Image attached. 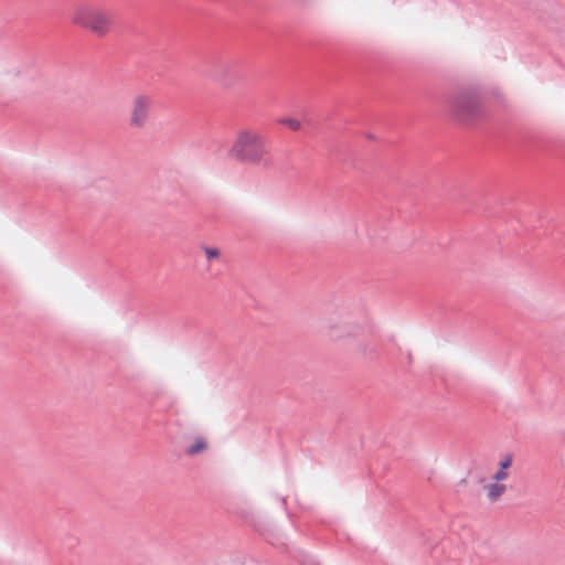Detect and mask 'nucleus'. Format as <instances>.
I'll return each instance as SVG.
<instances>
[{
    "mask_svg": "<svg viewBox=\"0 0 565 565\" xmlns=\"http://www.w3.org/2000/svg\"><path fill=\"white\" fill-rule=\"evenodd\" d=\"M447 105L450 116L466 125H471L484 117L483 102L475 88H461L452 93Z\"/></svg>",
    "mask_w": 565,
    "mask_h": 565,
    "instance_id": "f03ea898",
    "label": "nucleus"
},
{
    "mask_svg": "<svg viewBox=\"0 0 565 565\" xmlns=\"http://www.w3.org/2000/svg\"><path fill=\"white\" fill-rule=\"evenodd\" d=\"M513 457L511 454H508L503 460L500 461V468L499 470L492 476V480L494 481H503L508 479L509 473L507 472V469L511 467Z\"/></svg>",
    "mask_w": 565,
    "mask_h": 565,
    "instance_id": "6e6552de",
    "label": "nucleus"
},
{
    "mask_svg": "<svg viewBox=\"0 0 565 565\" xmlns=\"http://www.w3.org/2000/svg\"><path fill=\"white\" fill-rule=\"evenodd\" d=\"M202 249L209 259H216L221 255L220 249L215 247L203 246Z\"/></svg>",
    "mask_w": 565,
    "mask_h": 565,
    "instance_id": "9b49d317",
    "label": "nucleus"
},
{
    "mask_svg": "<svg viewBox=\"0 0 565 565\" xmlns=\"http://www.w3.org/2000/svg\"><path fill=\"white\" fill-rule=\"evenodd\" d=\"M327 334L330 339L339 340L355 335L360 328L350 320L347 311H334L330 313L324 322Z\"/></svg>",
    "mask_w": 565,
    "mask_h": 565,
    "instance_id": "20e7f679",
    "label": "nucleus"
},
{
    "mask_svg": "<svg viewBox=\"0 0 565 565\" xmlns=\"http://www.w3.org/2000/svg\"><path fill=\"white\" fill-rule=\"evenodd\" d=\"M278 122L289 127L294 131L299 130L301 127L300 121L297 119H294V118H282V119H279Z\"/></svg>",
    "mask_w": 565,
    "mask_h": 565,
    "instance_id": "9d476101",
    "label": "nucleus"
},
{
    "mask_svg": "<svg viewBox=\"0 0 565 565\" xmlns=\"http://www.w3.org/2000/svg\"><path fill=\"white\" fill-rule=\"evenodd\" d=\"M227 157L236 162L271 169L274 159L267 138L253 127L241 128L227 150Z\"/></svg>",
    "mask_w": 565,
    "mask_h": 565,
    "instance_id": "f257e3e1",
    "label": "nucleus"
},
{
    "mask_svg": "<svg viewBox=\"0 0 565 565\" xmlns=\"http://www.w3.org/2000/svg\"><path fill=\"white\" fill-rule=\"evenodd\" d=\"M207 448V444L203 438H196L194 444L188 448V454L193 456Z\"/></svg>",
    "mask_w": 565,
    "mask_h": 565,
    "instance_id": "1a4fd4ad",
    "label": "nucleus"
},
{
    "mask_svg": "<svg viewBox=\"0 0 565 565\" xmlns=\"http://www.w3.org/2000/svg\"><path fill=\"white\" fill-rule=\"evenodd\" d=\"M472 565H479V563H478V562H476V563H475V564H472Z\"/></svg>",
    "mask_w": 565,
    "mask_h": 565,
    "instance_id": "f8f14e48",
    "label": "nucleus"
},
{
    "mask_svg": "<svg viewBox=\"0 0 565 565\" xmlns=\"http://www.w3.org/2000/svg\"><path fill=\"white\" fill-rule=\"evenodd\" d=\"M72 21L98 38L107 35L113 24L109 11L89 4L77 7L73 13Z\"/></svg>",
    "mask_w": 565,
    "mask_h": 565,
    "instance_id": "7ed1b4c3",
    "label": "nucleus"
},
{
    "mask_svg": "<svg viewBox=\"0 0 565 565\" xmlns=\"http://www.w3.org/2000/svg\"><path fill=\"white\" fill-rule=\"evenodd\" d=\"M152 107V98L146 94L134 96L130 105L129 126L141 129L146 126Z\"/></svg>",
    "mask_w": 565,
    "mask_h": 565,
    "instance_id": "39448f33",
    "label": "nucleus"
},
{
    "mask_svg": "<svg viewBox=\"0 0 565 565\" xmlns=\"http://www.w3.org/2000/svg\"><path fill=\"white\" fill-rule=\"evenodd\" d=\"M235 68H236V63L233 61H227V62L221 63L217 66V70L215 71L216 81L225 87L232 86L235 81V77H234Z\"/></svg>",
    "mask_w": 565,
    "mask_h": 565,
    "instance_id": "423d86ee",
    "label": "nucleus"
},
{
    "mask_svg": "<svg viewBox=\"0 0 565 565\" xmlns=\"http://www.w3.org/2000/svg\"><path fill=\"white\" fill-rule=\"evenodd\" d=\"M487 491V498L491 502L498 501L507 491V486L500 483V481H495L493 483H489L484 487Z\"/></svg>",
    "mask_w": 565,
    "mask_h": 565,
    "instance_id": "0eeeda50",
    "label": "nucleus"
}]
</instances>
